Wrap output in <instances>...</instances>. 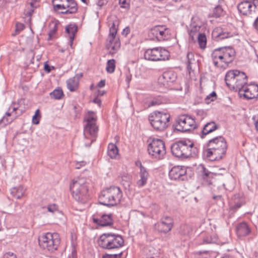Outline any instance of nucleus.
<instances>
[{
    "mask_svg": "<svg viewBox=\"0 0 258 258\" xmlns=\"http://www.w3.org/2000/svg\"><path fill=\"white\" fill-rule=\"evenodd\" d=\"M171 151L175 157L182 159L195 158L198 157L199 154L198 147L188 139H183L172 144Z\"/></svg>",
    "mask_w": 258,
    "mask_h": 258,
    "instance_id": "1",
    "label": "nucleus"
},
{
    "mask_svg": "<svg viewBox=\"0 0 258 258\" xmlns=\"http://www.w3.org/2000/svg\"><path fill=\"white\" fill-rule=\"evenodd\" d=\"M207 148L203 151L204 155L210 160L216 161L221 159L226 154L227 143L223 136L215 137L208 141Z\"/></svg>",
    "mask_w": 258,
    "mask_h": 258,
    "instance_id": "2",
    "label": "nucleus"
},
{
    "mask_svg": "<svg viewBox=\"0 0 258 258\" xmlns=\"http://www.w3.org/2000/svg\"><path fill=\"white\" fill-rule=\"evenodd\" d=\"M235 56L234 49L230 46L221 47L215 49L211 57L215 67L226 68L229 63L232 62Z\"/></svg>",
    "mask_w": 258,
    "mask_h": 258,
    "instance_id": "3",
    "label": "nucleus"
},
{
    "mask_svg": "<svg viewBox=\"0 0 258 258\" xmlns=\"http://www.w3.org/2000/svg\"><path fill=\"white\" fill-rule=\"evenodd\" d=\"M70 189L72 197L78 202L85 204L89 200V188L86 179L78 178L73 180L70 184Z\"/></svg>",
    "mask_w": 258,
    "mask_h": 258,
    "instance_id": "4",
    "label": "nucleus"
},
{
    "mask_svg": "<svg viewBox=\"0 0 258 258\" xmlns=\"http://www.w3.org/2000/svg\"><path fill=\"white\" fill-rule=\"evenodd\" d=\"M122 192L120 188L116 186H112L103 190L99 196L100 204L107 207H112L120 203Z\"/></svg>",
    "mask_w": 258,
    "mask_h": 258,
    "instance_id": "5",
    "label": "nucleus"
},
{
    "mask_svg": "<svg viewBox=\"0 0 258 258\" xmlns=\"http://www.w3.org/2000/svg\"><path fill=\"white\" fill-rule=\"evenodd\" d=\"M225 81L229 88L238 91L239 93L246 86L247 77L243 72L237 70H231L226 73Z\"/></svg>",
    "mask_w": 258,
    "mask_h": 258,
    "instance_id": "6",
    "label": "nucleus"
},
{
    "mask_svg": "<svg viewBox=\"0 0 258 258\" xmlns=\"http://www.w3.org/2000/svg\"><path fill=\"white\" fill-rule=\"evenodd\" d=\"M98 244L105 249H113L121 247L124 244L122 237L118 234L107 233L102 234L98 240Z\"/></svg>",
    "mask_w": 258,
    "mask_h": 258,
    "instance_id": "7",
    "label": "nucleus"
},
{
    "mask_svg": "<svg viewBox=\"0 0 258 258\" xmlns=\"http://www.w3.org/2000/svg\"><path fill=\"white\" fill-rule=\"evenodd\" d=\"M38 242L40 247L43 249L54 252L58 249L60 239L58 233L47 232L39 237Z\"/></svg>",
    "mask_w": 258,
    "mask_h": 258,
    "instance_id": "8",
    "label": "nucleus"
},
{
    "mask_svg": "<svg viewBox=\"0 0 258 258\" xmlns=\"http://www.w3.org/2000/svg\"><path fill=\"white\" fill-rule=\"evenodd\" d=\"M170 115L163 111H155L149 115V120L156 130L163 131L169 125Z\"/></svg>",
    "mask_w": 258,
    "mask_h": 258,
    "instance_id": "9",
    "label": "nucleus"
},
{
    "mask_svg": "<svg viewBox=\"0 0 258 258\" xmlns=\"http://www.w3.org/2000/svg\"><path fill=\"white\" fill-rule=\"evenodd\" d=\"M148 152L153 158L157 160L162 159L166 154L164 142L161 139H153L148 145Z\"/></svg>",
    "mask_w": 258,
    "mask_h": 258,
    "instance_id": "10",
    "label": "nucleus"
},
{
    "mask_svg": "<svg viewBox=\"0 0 258 258\" xmlns=\"http://www.w3.org/2000/svg\"><path fill=\"white\" fill-rule=\"evenodd\" d=\"M197 127L194 118L188 115H180L174 125V129L180 132H187Z\"/></svg>",
    "mask_w": 258,
    "mask_h": 258,
    "instance_id": "11",
    "label": "nucleus"
},
{
    "mask_svg": "<svg viewBox=\"0 0 258 258\" xmlns=\"http://www.w3.org/2000/svg\"><path fill=\"white\" fill-rule=\"evenodd\" d=\"M149 36L153 40H167L170 38V30L165 25H156L150 29Z\"/></svg>",
    "mask_w": 258,
    "mask_h": 258,
    "instance_id": "12",
    "label": "nucleus"
},
{
    "mask_svg": "<svg viewBox=\"0 0 258 258\" xmlns=\"http://www.w3.org/2000/svg\"><path fill=\"white\" fill-rule=\"evenodd\" d=\"M169 52L161 47L148 49L144 52V58L151 61H161L168 59Z\"/></svg>",
    "mask_w": 258,
    "mask_h": 258,
    "instance_id": "13",
    "label": "nucleus"
},
{
    "mask_svg": "<svg viewBox=\"0 0 258 258\" xmlns=\"http://www.w3.org/2000/svg\"><path fill=\"white\" fill-rule=\"evenodd\" d=\"M85 121L86 124L84 126V135H90L95 138L98 131V126L96 125L97 117L94 112L89 111L85 116Z\"/></svg>",
    "mask_w": 258,
    "mask_h": 258,
    "instance_id": "14",
    "label": "nucleus"
},
{
    "mask_svg": "<svg viewBox=\"0 0 258 258\" xmlns=\"http://www.w3.org/2000/svg\"><path fill=\"white\" fill-rule=\"evenodd\" d=\"M234 35L235 33L229 27L226 26L216 27L212 32V38L216 41L232 37Z\"/></svg>",
    "mask_w": 258,
    "mask_h": 258,
    "instance_id": "15",
    "label": "nucleus"
},
{
    "mask_svg": "<svg viewBox=\"0 0 258 258\" xmlns=\"http://www.w3.org/2000/svg\"><path fill=\"white\" fill-rule=\"evenodd\" d=\"M173 224V219L171 217L165 216L155 224L154 228L159 232L166 234L171 230Z\"/></svg>",
    "mask_w": 258,
    "mask_h": 258,
    "instance_id": "16",
    "label": "nucleus"
},
{
    "mask_svg": "<svg viewBox=\"0 0 258 258\" xmlns=\"http://www.w3.org/2000/svg\"><path fill=\"white\" fill-rule=\"evenodd\" d=\"M63 5H53L55 10L60 9L65 10L61 12L62 14H73L77 12L78 10V4L75 0H67Z\"/></svg>",
    "mask_w": 258,
    "mask_h": 258,
    "instance_id": "17",
    "label": "nucleus"
},
{
    "mask_svg": "<svg viewBox=\"0 0 258 258\" xmlns=\"http://www.w3.org/2000/svg\"><path fill=\"white\" fill-rule=\"evenodd\" d=\"M240 97H243L247 100L252 99L258 97V85L250 84L246 85L238 93Z\"/></svg>",
    "mask_w": 258,
    "mask_h": 258,
    "instance_id": "18",
    "label": "nucleus"
},
{
    "mask_svg": "<svg viewBox=\"0 0 258 258\" xmlns=\"http://www.w3.org/2000/svg\"><path fill=\"white\" fill-rule=\"evenodd\" d=\"M177 76L176 73L172 71L164 72L159 77L158 83L165 88L170 87L176 81Z\"/></svg>",
    "mask_w": 258,
    "mask_h": 258,
    "instance_id": "19",
    "label": "nucleus"
},
{
    "mask_svg": "<svg viewBox=\"0 0 258 258\" xmlns=\"http://www.w3.org/2000/svg\"><path fill=\"white\" fill-rule=\"evenodd\" d=\"M92 220L94 223L101 226H110L113 224L112 214L96 213L92 216Z\"/></svg>",
    "mask_w": 258,
    "mask_h": 258,
    "instance_id": "20",
    "label": "nucleus"
},
{
    "mask_svg": "<svg viewBox=\"0 0 258 258\" xmlns=\"http://www.w3.org/2000/svg\"><path fill=\"white\" fill-rule=\"evenodd\" d=\"M169 176L172 180H184L186 179V169L184 166H175L169 172Z\"/></svg>",
    "mask_w": 258,
    "mask_h": 258,
    "instance_id": "21",
    "label": "nucleus"
},
{
    "mask_svg": "<svg viewBox=\"0 0 258 258\" xmlns=\"http://www.w3.org/2000/svg\"><path fill=\"white\" fill-rule=\"evenodd\" d=\"M237 9L240 14L245 16L256 11L253 0H242L238 4Z\"/></svg>",
    "mask_w": 258,
    "mask_h": 258,
    "instance_id": "22",
    "label": "nucleus"
},
{
    "mask_svg": "<svg viewBox=\"0 0 258 258\" xmlns=\"http://www.w3.org/2000/svg\"><path fill=\"white\" fill-rule=\"evenodd\" d=\"M120 47L119 37L115 36H108L106 40V47L111 55L116 53Z\"/></svg>",
    "mask_w": 258,
    "mask_h": 258,
    "instance_id": "23",
    "label": "nucleus"
},
{
    "mask_svg": "<svg viewBox=\"0 0 258 258\" xmlns=\"http://www.w3.org/2000/svg\"><path fill=\"white\" fill-rule=\"evenodd\" d=\"M245 204V199L240 194H236L232 198L231 202L229 203V212L233 214L237 211L242 206Z\"/></svg>",
    "mask_w": 258,
    "mask_h": 258,
    "instance_id": "24",
    "label": "nucleus"
},
{
    "mask_svg": "<svg viewBox=\"0 0 258 258\" xmlns=\"http://www.w3.org/2000/svg\"><path fill=\"white\" fill-rule=\"evenodd\" d=\"M190 29L188 31L189 40L195 42L197 35L201 27V22L198 18H192L190 25Z\"/></svg>",
    "mask_w": 258,
    "mask_h": 258,
    "instance_id": "25",
    "label": "nucleus"
},
{
    "mask_svg": "<svg viewBox=\"0 0 258 258\" xmlns=\"http://www.w3.org/2000/svg\"><path fill=\"white\" fill-rule=\"evenodd\" d=\"M140 163V172L139 176L140 179L137 182V184L139 187L145 186L149 176V172L147 169L142 165V163Z\"/></svg>",
    "mask_w": 258,
    "mask_h": 258,
    "instance_id": "26",
    "label": "nucleus"
},
{
    "mask_svg": "<svg viewBox=\"0 0 258 258\" xmlns=\"http://www.w3.org/2000/svg\"><path fill=\"white\" fill-rule=\"evenodd\" d=\"M119 23L120 20L116 16H111L108 18V24L110 27L108 36L116 35Z\"/></svg>",
    "mask_w": 258,
    "mask_h": 258,
    "instance_id": "27",
    "label": "nucleus"
},
{
    "mask_svg": "<svg viewBox=\"0 0 258 258\" xmlns=\"http://www.w3.org/2000/svg\"><path fill=\"white\" fill-rule=\"evenodd\" d=\"M250 232V228L245 222H240L236 226V232L238 237L246 236L248 235Z\"/></svg>",
    "mask_w": 258,
    "mask_h": 258,
    "instance_id": "28",
    "label": "nucleus"
},
{
    "mask_svg": "<svg viewBox=\"0 0 258 258\" xmlns=\"http://www.w3.org/2000/svg\"><path fill=\"white\" fill-rule=\"evenodd\" d=\"M201 175L203 178V184L206 185H211L213 184L214 176L216 174L213 172L209 171L204 166H202Z\"/></svg>",
    "mask_w": 258,
    "mask_h": 258,
    "instance_id": "29",
    "label": "nucleus"
},
{
    "mask_svg": "<svg viewBox=\"0 0 258 258\" xmlns=\"http://www.w3.org/2000/svg\"><path fill=\"white\" fill-rule=\"evenodd\" d=\"M219 128L218 125L214 121L207 123L203 128L201 137L204 138L206 135L211 133Z\"/></svg>",
    "mask_w": 258,
    "mask_h": 258,
    "instance_id": "30",
    "label": "nucleus"
},
{
    "mask_svg": "<svg viewBox=\"0 0 258 258\" xmlns=\"http://www.w3.org/2000/svg\"><path fill=\"white\" fill-rule=\"evenodd\" d=\"M159 255H161L159 250L153 246H148L143 249V258H151L154 256L156 257Z\"/></svg>",
    "mask_w": 258,
    "mask_h": 258,
    "instance_id": "31",
    "label": "nucleus"
},
{
    "mask_svg": "<svg viewBox=\"0 0 258 258\" xmlns=\"http://www.w3.org/2000/svg\"><path fill=\"white\" fill-rule=\"evenodd\" d=\"M26 189L22 185L14 187L11 189L12 196L17 199H20L26 196Z\"/></svg>",
    "mask_w": 258,
    "mask_h": 258,
    "instance_id": "32",
    "label": "nucleus"
},
{
    "mask_svg": "<svg viewBox=\"0 0 258 258\" xmlns=\"http://www.w3.org/2000/svg\"><path fill=\"white\" fill-rule=\"evenodd\" d=\"M66 31L69 34L70 45L72 48L73 41L77 31V27L75 25H69L66 28Z\"/></svg>",
    "mask_w": 258,
    "mask_h": 258,
    "instance_id": "33",
    "label": "nucleus"
},
{
    "mask_svg": "<svg viewBox=\"0 0 258 258\" xmlns=\"http://www.w3.org/2000/svg\"><path fill=\"white\" fill-rule=\"evenodd\" d=\"M107 154L111 159L116 158L118 155V149L115 144L113 143L108 144Z\"/></svg>",
    "mask_w": 258,
    "mask_h": 258,
    "instance_id": "34",
    "label": "nucleus"
},
{
    "mask_svg": "<svg viewBox=\"0 0 258 258\" xmlns=\"http://www.w3.org/2000/svg\"><path fill=\"white\" fill-rule=\"evenodd\" d=\"M68 89L71 92L75 91L78 88L79 81L76 77H73L67 81Z\"/></svg>",
    "mask_w": 258,
    "mask_h": 258,
    "instance_id": "35",
    "label": "nucleus"
},
{
    "mask_svg": "<svg viewBox=\"0 0 258 258\" xmlns=\"http://www.w3.org/2000/svg\"><path fill=\"white\" fill-rule=\"evenodd\" d=\"M187 58V69L190 73L192 70V65L196 63V60L194 53L188 52L186 55Z\"/></svg>",
    "mask_w": 258,
    "mask_h": 258,
    "instance_id": "36",
    "label": "nucleus"
},
{
    "mask_svg": "<svg viewBox=\"0 0 258 258\" xmlns=\"http://www.w3.org/2000/svg\"><path fill=\"white\" fill-rule=\"evenodd\" d=\"M198 42L200 48L204 49L206 47L207 37L205 33H199L197 37Z\"/></svg>",
    "mask_w": 258,
    "mask_h": 258,
    "instance_id": "37",
    "label": "nucleus"
},
{
    "mask_svg": "<svg viewBox=\"0 0 258 258\" xmlns=\"http://www.w3.org/2000/svg\"><path fill=\"white\" fill-rule=\"evenodd\" d=\"M224 10L221 6H216L213 10L211 17L214 18H219L224 15Z\"/></svg>",
    "mask_w": 258,
    "mask_h": 258,
    "instance_id": "38",
    "label": "nucleus"
},
{
    "mask_svg": "<svg viewBox=\"0 0 258 258\" xmlns=\"http://www.w3.org/2000/svg\"><path fill=\"white\" fill-rule=\"evenodd\" d=\"M49 95L51 98L57 100L60 99L64 95L62 89L60 88L54 89Z\"/></svg>",
    "mask_w": 258,
    "mask_h": 258,
    "instance_id": "39",
    "label": "nucleus"
},
{
    "mask_svg": "<svg viewBox=\"0 0 258 258\" xmlns=\"http://www.w3.org/2000/svg\"><path fill=\"white\" fill-rule=\"evenodd\" d=\"M115 69V60L114 59H109L106 64V70L108 73H113Z\"/></svg>",
    "mask_w": 258,
    "mask_h": 258,
    "instance_id": "40",
    "label": "nucleus"
},
{
    "mask_svg": "<svg viewBox=\"0 0 258 258\" xmlns=\"http://www.w3.org/2000/svg\"><path fill=\"white\" fill-rule=\"evenodd\" d=\"M35 2H31L29 4V6L26 10H25V14L27 17H31L32 15L34 9L36 8V6L34 5Z\"/></svg>",
    "mask_w": 258,
    "mask_h": 258,
    "instance_id": "41",
    "label": "nucleus"
},
{
    "mask_svg": "<svg viewBox=\"0 0 258 258\" xmlns=\"http://www.w3.org/2000/svg\"><path fill=\"white\" fill-rule=\"evenodd\" d=\"M217 99V95L215 91H213L205 98V103L206 104H209L211 102L215 101Z\"/></svg>",
    "mask_w": 258,
    "mask_h": 258,
    "instance_id": "42",
    "label": "nucleus"
},
{
    "mask_svg": "<svg viewBox=\"0 0 258 258\" xmlns=\"http://www.w3.org/2000/svg\"><path fill=\"white\" fill-rule=\"evenodd\" d=\"M204 244L213 243L216 242V239L213 238L210 235L208 234H205L203 238Z\"/></svg>",
    "mask_w": 258,
    "mask_h": 258,
    "instance_id": "43",
    "label": "nucleus"
},
{
    "mask_svg": "<svg viewBox=\"0 0 258 258\" xmlns=\"http://www.w3.org/2000/svg\"><path fill=\"white\" fill-rule=\"evenodd\" d=\"M131 0H119L118 4L120 7L122 9L128 10L130 8Z\"/></svg>",
    "mask_w": 258,
    "mask_h": 258,
    "instance_id": "44",
    "label": "nucleus"
},
{
    "mask_svg": "<svg viewBox=\"0 0 258 258\" xmlns=\"http://www.w3.org/2000/svg\"><path fill=\"white\" fill-rule=\"evenodd\" d=\"M13 121V119L9 118L7 116H4L1 119H0V126L5 127L7 124L11 123Z\"/></svg>",
    "mask_w": 258,
    "mask_h": 258,
    "instance_id": "45",
    "label": "nucleus"
},
{
    "mask_svg": "<svg viewBox=\"0 0 258 258\" xmlns=\"http://www.w3.org/2000/svg\"><path fill=\"white\" fill-rule=\"evenodd\" d=\"M131 176L128 174L122 176V184L124 186H130L131 183Z\"/></svg>",
    "mask_w": 258,
    "mask_h": 258,
    "instance_id": "46",
    "label": "nucleus"
},
{
    "mask_svg": "<svg viewBox=\"0 0 258 258\" xmlns=\"http://www.w3.org/2000/svg\"><path fill=\"white\" fill-rule=\"evenodd\" d=\"M57 30V26L55 24L54 25L53 27L52 28H51V29L50 30V31L49 32L48 40H50L52 39L53 35L56 33Z\"/></svg>",
    "mask_w": 258,
    "mask_h": 258,
    "instance_id": "47",
    "label": "nucleus"
},
{
    "mask_svg": "<svg viewBox=\"0 0 258 258\" xmlns=\"http://www.w3.org/2000/svg\"><path fill=\"white\" fill-rule=\"evenodd\" d=\"M47 209L48 212L52 213H54L55 212L57 211L58 207L56 204H53L49 205L47 206Z\"/></svg>",
    "mask_w": 258,
    "mask_h": 258,
    "instance_id": "48",
    "label": "nucleus"
},
{
    "mask_svg": "<svg viewBox=\"0 0 258 258\" xmlns=\"http://www.w3.org/2000/svg\"><path fill=\"white\" fill-rule=\"evenodd\" d=\"M162 103V101L160 98H157L151 101L149 104V106L159 105Z\"/></svg>",
    "mask_w": 258,
    "mask_h": 258,
    "instance_id": "49",
    "label": "nucleus"
},
{
    "mask_svg": "<svg viewBox=\"0 0 258 258\" xmlns=\"http://www.w3.org/2000/svg\"><path fill=\"white\" fill-rule=\"evenodd\" d=\"M18 0H0V7H3L7 3L15 4Z\"/></svg>",
    "mask_w": 258,
    "mask_h": 258,
    "instance_id": "50",
    "label": "nucleus"
},
{
    "mask_svg": "<svg viewBox=\"0 0 258 258\" xmlns=\"http://www.w3.org/2000/svg\"><path fill=\"white\" fill-rule=\"evenodd\" d=\"M122 255V252L119 254H105L103 256V258H120Z\"/></svg>",
    "mask_w": 258,
    "mask_h": 258,
    "instance_id": "51",
    "label": "nucleus"
},
{
    "mask_svg": "<svg viewBox=\"0 0 258 258\" xmlns=\"http://www.w3.org/2000/svg\"><path fill=\"white\" fill-rule=\"evenodd\" d=\"M3 258H17V256L14 253L8 252L4 254Z\"/></svg>",
    "mask_w": 258,
    "mask_h": 258,
    "instance_id": "52",
    "label": "nucleus"
},
{
    "mask_svg": "<svg viewBox=\"0 0 258 258\" xmlns=\"http://www.w3.org/2000/svg\"><path fill=\"white\" fill-rule=\"evenodd\" d=\"M181 229L183 230L182 233L184 235L187 234L188 233L189 231V226L187 225H183L181 226Z\"/></svg>",
    "mask_w": 258,
    "mask_h": 258,
    "instance_id": "53",
    "label": "nucleus"
},
{
    "mask_svg": "<svg viewBox=\"0 0 258 258\" xmlns=\"http://www.w3.org/2000/svg\"><path fill=\"white\" fill-rule=\"evenodd\" d=\"M86 164V162L84 161L81 162H77L75 164L76 169H80L81 167L84 166Z\"/></svg>",
    "mask_w": 258,
    "mask_h": 258,
    "instance_id": "54",
    "label": "nucleus"
},
{
    "mask_svg": "<svg viewBox=\"0 0 258 258\" xmlns=\"http://www.w3.org/2000/svg\"><path fill=\"white\" fill-rule=\"evenodd\" d=\"M132 74H131V73L130 72H127L125 74V81L126 82L128 86L129 85V84H130L131 81L132 80Z\"/></svg>",
    "mask_w": 258,
    "mask_h": 258,
    "instance_id": "55",
    "label": "nucleus"
},
{
    "mask_svg": "<svg viewBox=\"0 0 258 258\" xmlns=\"http://www.w3.org/2000/svg\"><path fill=\"white\" fill-rule=\"evenodd\" d=\"M54 69V67H53V66L50 67L49 64L46 63V62L44 64V69L45 71L47 73L50 72V71L52 69Z\"/></svg>",
    "mask_w": 258,
    "mask_h": 258,
    "instance_id": "56",
    "label": "nucleus"
},
{
    "mask_svg": "<svg viewBox=\"0 0 258 258\" xmlns=\"http://www.w3.org/2000/svg\"><path fill=\"white\" fill-rule=\"evenodd\" d=\"M93 102L97 104L99 106H101V100L99 98L98 96L96 95L95 97L93 100Z\"/></svg>",
    "mask_w": 258,
    "mask_h": 258,
    "instance_id": "57",
    "label": "nucleus"
},
{
    "mask_svg": "<svg viewBox=\"0 0 258 258\" xmlns=\"http://www.w3.org/2000/svg\"><path fill=\"white\" fill-rule=\"evenodd\" d=\"M130 28L129 27H126L122 31V35H124L125 37L127 36V35L130 33Z\"/></svg>",
    "mask_w": 258,
    "mask_h": 258,
    "instance_id": "58",
    "label": "nucleus"
},
{
    "mask_svg": "<svg viewBox=\"0 0 258 258\" xmlns=\"http://www.w3.org/2000/svg\"><path fill=\"white\" fill-rule=\"evenodd\" d=\"M67 0H52L53 3V5H63L67 2Z\"/></svg>",
    "mask_w": 258,
    "mask_h": 258,
    "instance_id": "59",
    "label": "nucleus"
},
{
    "mask_svg": "<svg viewBox=\"0 0 258 258\" xmlns=\"http://www.w3.org/2000/svg\"><path fill=\"white\" fill-rule=\"evenodd\" d=\"M40 118L34 115L32 117V122L34 124H38L39 123Z\"/></svg>",
    "mask_w": 258,
    "mask_h": 258,
    "instance_id": "60",
    "label": "nucleus"
},
{
    "mask_svg": "<svg viewBox=\"0 0 258 258\" xmlns=\"http://www.w3.org/2000/svg\"><path fill=\"white\" fill-rule=\"evenodd\" d=\"M16 27V31H20L21 30L23 29L24 25H23V24H22L21 23H17Z\"/></svg>",
    "mask_w": 258,
    "mask_h": 258,
    "instance_id": "61",
    "label": "nucleus"
},
{
    "mask_svg": "<svg viewBox=\"0 0 258 258\" xmlns=\"http://www.w3.org/2000/svg\"><path fill=\"white\" fill-rule=\"evenodd\" d=\"M105 85V80H101L97 84V87L99 88H102Z\"/></svg>",
    "mask_w": 258,
    "mask_h": 258,
    "instance_id": "62",
    "label": "nucleus"
},
{
    "mask_svg": "<svg viewBox=\"0 0 258 258\" xmlns=\"http://www.w3.org/2000/svg\"><path fill=\"white\" fill-rule=\"evenodd\" d=\"M96 4L99 7H102L105 4V0H97Z\"/></svg>",
    "mask_w": 258,
    "mask_h": 258,
    "instance_id": "63",
    "label": "nucleus"
},
{
    "mask_svg": "<svg viewBox=\"0 0 258 258\" xmlns=\"http://www.w3.org/2000/svg\"><path fill=\"white\" fill-rule=\"evenodd\" d=\"M253 25L254 28L258 31V17L255 20Z\"/></svg>",
    "mask_w": 258,
    "mask_h": 258,
    "instance_id": "64",
    "label": "nucleus"
}]
</instances>
